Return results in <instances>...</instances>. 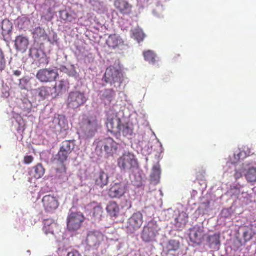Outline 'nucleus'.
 <instances>
[{"mask_svg":"<svg viewBox=\"0 0 256 256\" xmlns=\"http://www.w3.org/2000/svg\"><path fill=\"white\" fill-rule=\"evenodd\" d=\"M145 35L143 31L140 28H136L132 31V38L138 42L143 41Z\"/></svg>","mask_w":256,"mask_h":256,"instance_id":"33","label":"nucleus"},{"mask_svg":"<svg viewBox=\"0 0 256 256\" xmlns=\"http://www.w3.org/2000/svg\"><path fill=\"white\" fill-rule=\"evenodd\" d=\"M143 55L144 60L149 63L154 64L156 62V55L154 52L150 50H146L144 52Z\"/></svg>","mask_w":256,"mask_h":256,"instance_id":"32","label":"nucleus"},{"mask_svg":"<svg viewBox=\"0 0 256 256\" xmlns=\"http://www.w3.org/2000/svg\"><path fill=\"white\" fill-rule=\"evenodd\" d=\"M44 232L47 230H50V226H52V228H58V224L56 222L52 219H47L44 220Z\"/></svg>","mask_w":256,"mask_h":256,"instance_id":"34","label":"nucleus"},{"mask_svg":"<svg viewBox=\"0 0 256 256\" xmlns=\"http://www.w3.org/2000/svg\"><path fill=\"white\" fill-rule=\"evenodd\" d=\"M109 177L104 170H100L95 176L96 184L101 188L108 185Z\"/></svg>","mask_w":256,"mask_h":256,"instance_id":"21","label":"nucleus"},{"mask_svg":"<svg viewBox=\"0 0 256 256\" xmlns=\"http://www.w3.org/2000/svg\"><path fill=\"white\" fill-rule=\"evenodd\" d=\"M36 76L40 82L47 83L56 80L58 74L56 69L44 68L38 71Z\"/></svg>","mask_w":256,"mask_h":256,"instance_id":"10","label":"nucleus"},{"mask_svg":"<svg viewBox=\"0 0 256 256\" xmlns=\"http://www.w3.org/2000/svg\"><path fill=\"white\" fill-rule=\"evenodd\" d=\"M106 210L111 216L116 217L119 213L120 208L116 202H111L108 205Z\"/></svg>","mask_w":256,"mask_h":256,"instance_id":"28","label":"nucleus"},{"mask_svg":"<svg viewBox=\"0 0 256 256\" xmlns=\"http://www.w3.org/2000/svg\"><path fill=\"white\" fill-rule=\"evenodd\" d=\"M104 240V235L98 231H90L86 239L87 245L91 248L97 250Z\"/></svg>","mask_w":256,"mask_h":256,"instance_id":"11","label":"nucleus"},{"mask_svg":"<svg viewBox=\"0 0 256 256\" xmlns=\"http://www.w3.org/2000/svg\"><path fill=\"white\" fill-rule=\"evenodd\" d=\"M114 5L117 10L124 16L132 14V6L124 0H116Z\"/></svg>","mask_w":256,"mask_h":256,"instance_id":"17","label":"nucleus"},{"mask_svg":"<svg viewBox=\"0 0 256 256\" xmlns=\"http://www.w3.org/2000/svg\"><path fill=\"white\" fill-rule=\"evenodd\" d=\"M240 186L236 185L231 186L230 193L232 196H238L240 194Z\"/></svg>","mask_w":256,"mask_h":256,"instance_id":"39","label":"nucleus"},{"mask_svg":"<svg viewBox=\"0 0 256 256\" xmlns=\"http://www.w3.org/2000/svg\"><path fill=\"white\" fill-rule=\"evenodd\" d=\"M30 44L28 38L23 35H20L16 38L14 46L16 50L22 53L25 52Z\"/></svg>","mask_w":256,"mask_h":256,"instance_id":"16","label":"nucleus"},{"mask_svg":"<svg viewBox=\"0 0 256 256\" xmlns=\"http://www.w3.org/2000/svg\"><path fill=\"white\" fill-rule=\"evenodd\" d=\"M160 168L158 166H154L152 170V174L151 177L154 178L156 177L158 178H160Z\"/></svg>","mask_w":256,"mask_h":256,"instance_id":"41","label":"nucleus"},{"mask_svg":"<svg viewBox=\"0 0 256 256\" xmlns=\"http://www.w3.org/2000/svg\"><path fill=\"white\" fill-rule=\"evenodd\" d=\"M42 202L45 211L48 212H54L60 204L58 198L54 194L44 196Z\"/></svg>","mask_w":256,"mask_h":256,"instance_id":"12","label":"nucleus"},{"mask_svg":"<svg viewBox=\"0 0 256 256\" xmlns=\"http://www.w3.org/2000/svg\"><path fill=\"white\" fill-rule=\"evenodd\" d=\"M14 74L16 76H18L21 74V72L19 70H15L14 72Z\"/></svg>","mask_w":256,"mask_h":256,"instance_id":"49","label":"nucleus"},{"mask_svg":"<svg viewBox=\"0 0 256 256\" xmlns=\"http://www.w3.org/2000/svg\"><path fill=\"white\" fill-rule=\"evenodd\" d=\"M91 207L92 208V210L90 214L94 218V220H101L104 212L102 208L99 205L93 206L92 204L91 205Z\"/></svg>","mask_w":256,"mask_h":256,"instance_id":"27","label":"nucleus"},{"mask_svg":"<svg viewBox=\"0 0 256 256\" xmlns=\"http://www.w3.org/2000/svg\"><path fill=\"white\" fill-rule=\"evenodd\" d=\"M33 38L35 40H46L48 38V34L44 28L41 27L35 28L32 32Z\"/></svg>","mask_w":256,"mask_h":256,"instance_id":"24","label":"nucleus"},{"mask_svg":"<svg viewBox=\"0 0 256 256\" xmlns=\"http://www.w3.org/2000/svg\"><path fill=\"white\" fill-rule=\"evenodd\" d=\"M118 146V144L112 138H108L99 140L98 142L96 149L100 150L102 154L109 157L117 153Z\"/></svg>","mask_w":256,"mask_h":256,"instance_id":"3","label":"nucleus"},{"mask_svg":"<svg viewBox=\"0 0 256 256\" xmlns=\"http://www.w3.org/2000/svg\"><path fill=\"white\" fill-rule=\"evenodd\" d=\"M67 256H82L80 252L76 250L69 252Z\"/></svg>","mask_w":256,"mask_h":256,"instance_id":"47","label":"nucleus"},{"mask_svg":"<svg viewBox=\"0 0 256 256\" xmlns=\"http://www.w3.org/2000/svg\"><path fill=\"white\" fill-rule=\"evenodd\" d=\"M234 156H236V158L238 160H240V159H244L245 158L246 156H247V154L246 152L245 151H241L236 156V155L234 154Z\"/></svg>","mask_w":256,"mask_h":256,"instance_id":"44","label":"nucleus"},{"mask_svg":"<svg viewBox=\"0 0 256 256\" xmlns=\"http://www.w3.org/2000/svg\"><path fill=\"white\" fill-rule=\"evenodd\" d=\"M74 147V141L65 140L62 142L60 150L56 155V160L60 167L56 168V176L64 180L66 177V168L65 162L68 160Z\"/></svg>","mask_w":256,"mask_h":256,"instance_id":"1","label":"nucleus"},{"mask_svg":"<svg viewBox=\"0 0 256 256\" xmlns=\"http://www.w3.org/2000/svg\"><path fill=\"white\" fill-rule=\"evenodd\" d=\"M180 248V244L178 241L170 240L166 247V254L168 255L172 252H175L178 250Z\"/></svg>","mask_w":256,"mask_h":256,"instance_id":"26","label":"nucleus"},{"mask_svg":"<svg viewBox=\"0 0 256 256\" xmlns=\"http://www.w3.org/2000/svg\"><path fill=\"white\" fill-rule=\"evenodd\" d=\"M158 228L156 224L153 222H149L144 227L142 234V238L146 242H150L154 240L158 234Z\"/></svg>","mask_w":256,"mask_h":256,"instance_id":"9","label":"nucleus"},{"mask_svg":"<svg viewBox=\"0 0 256 256\" xmlns=\"http://www.w3.org/2000/svg\"><path fill=\"white\" fill-rule=\"evenodd\" d=\"M204 230L200 226H194L190 230V240L197 244L202 243L203 240Z\"/></svg>","mask_w":256,"mask_h":256,"instance_id":"15","label":"nucleus"},{"mask_svg":"<svg viewBox=\"0 0 256 256\" xmlns=\"http://www.w3.org/2000/svg\"><path fill=\"white\" fill-rule=\"evenodd\" d=\"M56 121H58V123L61 128H64L66 125V120L63 117L58 118Z\"/></svg>","mask_w":256,"mask_h":256,"instance_id":"42","label":"nucleus"},{"mask_svg":"<svg viewBox=\"0 0 256 256\" xmlns=\"http://www.w3.org/2000/svg\"><path fill=\"white\" fill-rule=\"evenodd\" d=\"M87 98L84 93L80 91L70 92L66 100V106L68 108L76 110L84 106Z\"/></svg>","mask_w":256,"mask_h":256,"instance_id":"5","label":"nucleus"},{"mask_svg":"<svg viewBox=\"0 0 256 256\" xmlns=\"http://www.w3.org/2000/svg\"><path fill=\"white\" fill-rule=\"evenodd\" d=\"M98 125L96 115L84 116L80 123V130L86 136H92L96 131Z\"/></svg>","mask_w":256,"mask_h":256,"instance_id":"2","label":"nucleus"},{"mask_svg":"<svg viewBox=\"0 0 256 256\" xmlns=\"http://www.w3.org/2000/svg\"><path fill=\"white\" fill-rule=\"evenodd\" d=\"M234 176L236 180H237L242 176V174L238 170H236V172L234 174Z\"/></svg>","mask_w":256,"mask_h":256,"instance_id":"48","label":"nucleus"},{"mask_svg":"<svg viewBox=\"0 0 256 256\" xmlns=\"http://www.w3.org/2000/svg\"><path fill=\"white\" fill-rule=\"evenodd\" d=\"M173 256H174V255Z\"/></svg>","mask_w":256,"mask_h":256,"instance_id":"50","label":"nucleus"},{"mask_svg":"<svg viewBox=\"0 0 256 256\" xmlns=\"http://www.w3.org/2000/svg\"><path fill=\"white\" fill-rule=\"evenodd\" d=\"M134 133V128L129 123L126 122L122 124L120 128H119V132L118 134L119 136L122 135L124 136L130 138L132 136Z\"/></svg>","mask_w":256,"mask_h":256,"instance_id":"22","label":"nucleus"},{"mask_svg":"<svg viewBox=\"0 0 256 256\" xmlns=\"http://www.w3.org/2000/svg\"><path fill=\"white\" fill-rule=\"evenodd\" d=\"M188 218H181L180 216L178 218L176 219V226L178 228H184L188 222Z\"/></svg>","mask_w":256,"mask_h":256,"instance_id":"35","label":"nucleus"},{"mask_svg":"<svg viewBox=\"0 0 256 256\" xmlns=\"http://www.w3.org/2000/svg\"><path fill=\"white\" fill-rule=\"evenodd\" d=\"M123 74L120 70L110 66L107 68L104 79L106 82L110 84L121 83L122 81Z\"/></svg>","mask_w":256,"mask_h":256,"instance_id":"8","label":"nucleus"},{"mask_svg":"<svg viewBox=\"0 0 256 256\" xmlns=\"http://www.w3.org/2000/svg\"><path fill=\"white\" fill-rule=\"evenodd\" d=\"M60 18L61 19L64 20H68L70 22L72 21L71 20H70V14L66 10H62L60 12Z\"/></svg>","mask_w":256,"mask_h":256,"instance_id":"40","label":"nucleus"},{"mask_svg":"<svg viewBox=\"0 0 256 256\" xmlns=\"http://www.w3.org/2000/svg\"><path fill=\"white\" fill-rule=\"evenodd\" d=\"M46 40H48V41L52 44H56L58 42V36L56 34H54L52 38H50L48 36V38Z\"/></svg>","mask_w":256,"mask_h":256,"instance_id":"43","label":"nucleus"},{"mask_svg":"<svg viewBox=\"0 0 256 256\" xmlns=\"http://www.w3.org/2000/svg\"><path fill=\"white\" fill-rule=\"evenodd\" d=\"M2 34L6 36L11 33L12 29V23L8 20H4L2 24Z\"/></svg>","mask_w":256,"mask_h":256,"instance_id":"30","label":"nucleus"},{"mask_svg":"<svg viewBox=\"0 0 256 256\" xmlns=\"http://www.w3.org/2000/svg\"><path fill=\"white\" fill-rule=\"evenodd\" d=\"M34 176L36 179L42 178L45 173V169L41 164H38L33 168Z\"/></svg>","mask_w":256,"mask_h":256,"instance_id":"31","label":"nucleus"},{"mask_svg":"<svg viewBox=\"0 0 256 256\" xmlns=\"http://www.w3.org/2000/svg\"><path fill=\"white\" fill-rule=\"evenodd\" d=\"M245 177L248 182H256V168H251L248 170Z\"/></svg>","mask_w":256,"mask_h":256,"instance_id":"29","label":"nucleus"},{"mask_svg":"<svg viewBox=\"0 0 256 256\" xmlns=\"http://www.w3.org/2000/svg\"><path fill=\"white\" fill-rule=\"evenodd\" d=\"M54 96L67 91L69 88V82L67 79H62L56 82L54 88Z\"/></svg>","mask_w":256,"mask_h":256,"instance_id":"20","label":"nucleus"},{"mask_svg":"<svg viewBox=\"0 0 256 256\" xmlns=\"http://www.w3.org/2000/svg\"><path fill=\"white\" fill-rule=\"evenodd\" d=\"M123 43L120 38L116 34H112L109 36L106 44L109 48L115 49L118 48Z\"/></svg>","mask_w":256,"mask_h":256,"instance_id":"23","label":"nucleus"},{"mask_svg":"<svg viewBox=\"0 0 256 256\" xmlns=\"http://www.w3.org/2000/svg\"><path fill=\"white\" fill-rule=\"evenodd\" d=\"M122 120L116 115L113 114L107 118L106 126L110 132L117 136L122 124Z\"/></svg>","mask_w":256,"mask_h":256,"instance_id":"14","label":"nucleus"},{"mask_svg":"<svg viewBox=\"0 0 256 256\" xmlns=\"http://www.w3.org/2000/svg\"><path fill=\"white\" fill-rule=\"evenodd\" d=\"M36 94L40 100H44L52 96L54 94V88L48 86H42L36 90Z\"/></svg>","mask_w":256,"mask_h":256,"instance_id":"18","label":"nucleus"},{"mask_svg":"<svg viewBox=\"0 0 256 256\" xmlns=\"http://www.w3.org/2000/svg\"><path fill=\"white\" fill-rule=\"evenodd\" d=\"M128 190V186L124 182H120L111 184L108 196L112 198H120Z\"/></svg>","mask_w":256,"mask_h":256,"instance_id":"13","label":"nucleus"},{"mask_svg":"<svg viewBox=\"0 0 256 256\" xmlns=\"http://www.w3.org/2000/svg\"><path fill=\"white\" fill-rule=\"evenodd\" d=\"M6 60L4 52L0 48V70L2 71L6 68Z\"/></svg>","mask_w":256,"mask_h":256,"instance_id":"38","label":"nucleus"},{"mask_svg":"<svg viewBox=\"0 0 256 256\" xmlns=\"http://www.w3.org/2000/svg\"><path fill=\"white\" fill-rule=\"evenodd\" d=\"M220 234L216 233L212 235H209L206 238V242L208 246L214 250H218L220 246Z\"/></svg>","mask_w":256,"mask_h":256,"instance_id":"19","label":"nucleus"},{"mask_svg":"<svg viewBox=\"0 0 256 256\" xmlns=\"http://www.w3.org/2000/svg\"><path fill=\"white\" fill-rule=\"evenodd\" d=\"M85 217L81 212H70L66 218L67 230L70 232L78 231L82 227Z\"/></svg>","mask_w":256,"mask_h":256,"instance_id":"4","label":"nucleus"},{"mask_svg":"<svg viewBox=\"0 0 256 256\" xmlns=\"http://www.w3.org/2000/svg\"><path fill=\"white\" fill-rule=\"evenodd\" d=\"M118 165L124 170H131L138 167V160L135 156L130 152H125L118 160Z\"/></svg>","mask_w":256,"mask_h":256,"instance_id":"6","label":"nucleus"},{"mask_svg":"<svg viewBox=\"0 0 256 256\" xmlns=\"http://www.w3.org/2000/svg\"><path fill=\"white\" fill-rule=\"evenodd\" d=\"M34 160V158L31 156H26L24 158V162L26 164H31Z\"/></svg>","mask_w":256,"mask_h":256,"instance_id":"45","label":"nucleus"},{"mask_svg":"<svg viewBox=\"0 0 256 256\" xmlns=\"http://www.w3.org/2000/svg\"><path fill=\"white\" fill-rule=\"evenodd\" d=\"M115 95V92L112 89L105 90L102 94L103 97L108 100L110 102Z\"/></svg>","mask_w":256,"mask_h":256,"instance_id":"36","label":"nucleus"},{"mask_svg":"<svg viewBox=\"0 0 256 256\" xmlns=\"http://www.w3.org/2000/svg\"><path fill=\"white\" fill-rule=\"evenodd\" d=\"M58 228H52V226H50V230H46L44 232L46 234H54V232L58 230Z\"/></svg>","mask_w":256,"mask_h":256,"instance_id":"46","label":"nucleus"},{"mask_svg":"<svg viewBox=\"0 0 256 256\" xmlns=\"http://www.w3.org/2000/svg\"><path fill=\"white\" fill-rule=\"evenodd\" d=\"M144 222L143 215L138 212L134 213L127 220L126 230L128 234H133L138 230Z\"/></svg>","mask_w":256,"mask_h":256,"instance_id":"7","label":"nucleus"},{"mask_svg":"<svg viewBox=\"0 0 256 256\" xmlns=\"http://www.w3.org/2000/svg\"><path fill=\"white\" fill-rule=\"evenodd\" d=\"M255 234L256 233L253 230V225L250 224L244 226L242 238L244 242H246L250 241Z\"/></svg>","mask_w":256,"mask_h":256,"instance_id":"25","label":"nucleus"},{"mask_svg":"<svg viewBox=\"0 0 256 256\" xmlns=\"http://www.w3.org/2000/svg\"><path fill=\"white\" fill-rule=\"evenodd\" d=\"M29 56L32 58L36 60V59L39 58L40 56V52L38 49L35 48H32L30 50Z\"/></svg>","mask_w":256,"mask_h":256,"instance_id":"37","label":"nucleus"}]
</instances>
